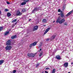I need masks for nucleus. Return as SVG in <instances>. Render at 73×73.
<instances>
[{
    "mask_svg": "<svg viewBox=\"0 0 73 73\" xmlns=\"http://www.w3.org/2000/svg\"><path fill=\"white\" fill-rule=\"evenodd\" d=\"M65 21V20L64 19H62L61 20V17L59 16L58 19H57L56 22V23H59V24H62Z\"/></svg>",
    "mask_w": 73,
    "mask_h": 73,
    "instance_id": "1",
    "label": "nucleus"
},
{
    "mask_svg": "<svg viewBox=\"0 0 73 73\" xmlns=\"http://www.w3.org/2000/svg\"><path fill=\"white\" fill-rule=\"evenodd\" d=\"M12 46H7L5 47V49L6 50H9L12 49Z\"/></svg>",
    "mask_w": 73,
    "mask_h": 73,
    "instance_id": "2",
    "label": "nucleus"
},
{
    "mask_svg": "<svg viewBox=\"0 0 73 73\" xmlns=\"http://www.w3.org/2000/svg\"><path fill=\"white\" fill-rule=\"evenodd\" d=\"M11 41L10 40H8L6 42V45H7V46L11 45Z\"/></svg>",
    "mask_w": 73,
    "mask_h": 73,
    "instance_id": "3",
    "label": "nucleus"
},
{
    "mask_svg": "<svg viewBox=\"0 0 73 73\" xmlns=\"http://www.w3.org/2000/svg\"><path fill=\"white\" fill-rule=\"evenodd\" d=\"M23 14L22 13H21L20 12L19 10L17 11V14L16 15V16H21Z\"/></svg>",
    "mask_w": 73,
    "mask_h": 73,
    "instance_id": "4",
    "label": "nucleus"
},
{
    "mask_svg": "<svg viewBox=\"0 0 73 73\" xmlns=\"http://www.w3.org/2000/svg\"><path fill=\"white\" fill-rule=\"evenodd\" d=\"M60 17L62 18H63V17H65L64 13H63L62 11H61L60 13Z\"/></svg>",
    "mask_w": 73,
    "mask_h": 73,
    "instance_id": "5",
    "label": "nucleus"
},
{
    "mask_svg": "<svg viewBox=\"0 0 73 73\" xmlns=\"http://www.w3.org/2000/svg\"><path fill=\"white\" fill-rule=\"evenodd\" d=\"M38 26H36L33 27V31H37V29H38Z\"/></svg>",
    "mask_w": 73,
    "mask_h": 73,
    "instance_id": "6",
    "label": "nucleus"
},
{
    "mask_svg": "<svg viewBox=\"0 0 73 73\" xmlns=\"http://www.w3.org/2000/svg\"><path fill=\"white\" fill-rule=\"evenodd\" d=\"M73 10H72L71 11H70V12H69L68 13H67V14L66 15V17H68V16H69V15H71V14H72V13H73Z\"/></svg>",
    "mask_w": 73,
    "mask_h": 73,
    "instance_id": "7",
    "label": "nucleus"
},
{
    "mask_svg": "<svg viewBox=\"0 0 73 73\" xmlns=\"http://www.w3.org/2000/svg\"><path fill=\"white\" fill-rule=\"evenodd\" d=\"M63 66L65 68H67L68 66V63L65 62L64 63V64Z\"/></svg>",
    "mask_w": 73,
    "mask_h": 73,
    "instance_id": "8",
    "label": "nucleus"
},
{
    "mask_svg": "<svg viewBox=\"0 0 73 73\" xmlns=\"http://www.w3.org/2000/svg\"><path fill=\"white\" fill-rule=\"evenodd\" d=\"M56 58L57 59V60H60L61 56L59 55H57L56 56Z\"/></svg>",
    "mask_w": 73,
    "mask_h": 73,
    "instance_id": "9",
    "label": "nucleus"
},
{
    "mask_svg": "<svg viewBox=\"0 0 73 73\" xmlns=\"http://www.w3.org/2000/svg\"><path fill=\"white\" fill-rule=\"evenodd\" d=\"M50 27H48V28H47L46 31L44 33V35H45V34H46V33H47L49 31V30H50Z\"/></svg>",
    "mask_w": 73,
    "mask_h": 73,
    "instance_id": "10",
    "label": "nucleus"
},
{
    "mask_svg": "<svg viewBox=\"0 0 73 73\" xmlns=\"http://www.w3.org/2000/svg\"><path fill=\"white\" fill-rule=\"evenodd\" d=\"M40 8V7H39L38 8L37 7H36L35 8H34V9L33 10V12H34V11H37L38 10H39Z\"/></svg>",
    "mask_w": 73,
    "mask_h": 73,
    "instance_id": "11",
    "label": "nucleus"
},
{
    "mask_svg": "<svg viewBox=\"0 0 73 73\" xmlns=\"http://www.w3.org/2000/svg\"><path fill=\"white\" fill-rule=\"evenodd\" d=\"M17 37V35H13L11 37V39H14V38H15Z\"/></svg>",
    "mask_w": 73,
    "mask_h": 73,
    "instance_id": "12",
    "label": "nucleus"
},
{
    "mask_svg": "<svg viewBox=\"0 0 73 73\" xmlns=\"http://www.w3.org/2000/svg\"><path fill=\"white\" fill-rule=\"evenodd\" d=\"M37 43V42H35L33 43H32L33 44V46H35V45H36V44Z\"/></svg>",
    "mask_w": 73,
    "mask_h": 73,
    "instance_id": "13",
    "label": "nucleus"
},
{
    "mask_svg": "<svg viewBox=\"0 0 73 73\" xmlns=\"http://www.w3.org/2000/svg\"><path fill=\"white\" fill-rule=\"evenodd\" d=\"M7 16L8 17H10V16H11V13H8L7 14Z\"/></svg>",
    "mask_w": 73,
    "mask_h": 73,
    "instance_id": "14",
    "label": "nucleus"
},
{
    "mask_svg": "<svg viewBox=\"0 0 73 73\" xmlns=\"http://www.w3.org/2000/svg\"><path fill=\"white\" fill-rule=\"evenodd\" d=\"M26 11V10L25 9V8H23L22 9L21 12H23V13H24Z\"/></svg>",
    "mask_w": 73,
    "mask_h": 73,
    "instance_id": "15",
    "label": "nucleus"
},
{
    "mask_svg": "<svg viewBox=\"0 0 73 73\" xmlns=\"http://www.w3.org/2000/svg\"><path fill=\"white\" fill-rule=\"evenodd\" d=\"M47 21H46V20L45 19H43L42 20V23H46Z\"/></svg>",
    "mask_w": 73,
    "mask_h": 73,
    "instance_id": "16",
    "label": "nucleus"
},
{
    "mask_svg": "<svg viewBox=\"0 0 73 73\" xmlns=\"http://www.w3.org/2000/svg\"><path fill=\"white\" fill-rule=\"evenodd\" d=\"M3 62L4 60H0V65H2Z\"/></svg>",
    "mask_w": 73,
    "mask_h": 73,
    "instance_id": "17",
    "label": "nucleus"
},
{
    "mask_svg": "<svg viewBox=\"0 0 73 73\" xmlns=\"http://www.w3.org/2000/svg\"><path fill=\"white\" fill-rule=\"evenodd\" d=\"M26 4V2H23L21 3V5H25Z\"/></svg>",
    "mask_w": 73,
    "mask_h": 73,
    "instance_id": "18",
    "label": "nucleus"
},
{
    "mask_svg": "<svg viewBox=\"0 0 73 73\" xmlns=\"http://www.w3.org/2000/svg\"><path fill=\"white\" fill-rule=\"evenodd\" d=\"M16 21H17V19H16L12 21L11 23H15V22H16Z\"/></svg>",
    "mask_w": 73,
    "mask_h": 73,
    "instance_id": "19",
    "label": "nucleus"
},
{
    "mask_svg": "<svg viewBox=\"0 0 73 73\" xmlns=\"http://www.w3.org/2000/svg\"><path fill=\"white\" fill-rule=\"evenodd\" d=\"M64 25L65 26V27H66L68 26V22H65L64 23Z\"/></svg>",
    "mask_w": 73,
    "mask_h": 73,
    "instance_id": "20",
    "label": "nucleus"
},
{
    "mask_svg": "<svg viewBox=\"0 0 73 73\" xmlns=\"http://www.w3.org/2000/svg\"><path fill=\"white\" fill-rule=\"evenodd\" d=\"M55 72H56V69L54 68L52 70V72L51 73H55Z\"/></svg>",
    "mask_w": 73,
    "mask_h": 73,
    "instance_id": "21",
    "label": "nucleus"
},
{
    "mask_svg": "<svg viewBox=\"0 0 73 73\" xmlns=\"http://www.w3.org/2000/svg\"><path fill=\"white\" fill-rule=\"evenodd\" d=\"M9 31H8V32H6L5 33V36H6V35H8V34H9Z\"/></svg>",
    "mask_w": 73,
    "mask_h": 73,
    "instance_id": "22",
    "label": "nucleus"
},
{
    "mask_svg": "<svg viewBox=\"0 0 73 73\" xmlns=\"http://www.w3.org/2000/svg\"><path fill=\"white\" fill-rule=\"evenodd\" d=\"M43 53V52L42 51L40 53V54L39 55V57H41V56H42V53Z\"/></svg>",
    "mask_w": 73,
    "mask_h": 73,
    "instance_id": "23",
    "label": "nucleus"
},
{
    "mask_svg": "<svg viewBox=\"0 0 73 73\" xmlns=\"http://www.w3.org/2000/svg\"><path fill=\"white\" fill-rule=\"evenodd\" d=\"M31 57H35V54L32 53H31Z\"/></svg>",
    "mask_w": 73,
    "mask_h": 73,
    "instance_id": "24",
    "label": "nucleus"
},
{
    "mask_svg": "<svg viewBox=\"0 0 73 73\" xmlns=\"http://www.w3.org/2000/svg\"><path fill=\"white\" fill-rule=\"evenodd\" d=\"M3 27H0V32L1 31L3 30Z\"/></svg>",
    "mask_w": 73,
    "mask_h": 73,
    "instance_id": "25",
    "label": "nucleus"
},
{
    "mask_svg": "<svg viewBox=\"0 0 73 73\" xmlns=\"http://www.w3.org/2000/svg\"><path fill=\"white\" fill-rule=\"evenodd\" d=\"M27 56L29 57H31V53H29L27 54Z\"/></svg>",
    "mask_w": 73,
    "mask_h": 73,
    "instance_id": "26",
    "label": "nucleus"
},
{
    "mask_svg": "<svg viewBox=\"0 0 73 73\" xmlns=\"http://www.w3.org/2000/svg\"><path fill=\"white\" fill-rule=\"evenodd\" d=\"M29 0H23L24 2H25V3H27V2H28Z\"/></svg>",
    "mask_w": 73,
    "mask_h": 73,
    "instance_id": "27",
    "label": "nucleus"
},
{
    "mask_svg": "<svg viewBox=\"0 0 73 73\" xmlns=\"http://www.w3.org/2000/svg\"><path fill=\"white\" fill-rule=\"evenodd\" d=\"M52 37L53 39H54V38H55L56 37V35H53L52 36Z\"/></svg>",
    "mask_w": 73,
    "mask_h": 73,
    "instance_id": "28",
    "label": "nucleus"
},
{
    "mask_svg": "<svg viewBox=\"0 0 73 73\" xmlns=\"http://www.w3.org/2000/svg\"><path fill=\"white\" fill-rule=\"evenodd\" d=\"M32 46H33V44L32 43H31L30 44V45L29 46V47L30 48H31L32 47Z\"/></svg>",
    "mask_w": 73,
    "mask_h": 73,
    "instance_id": "29",
    "label": "nucleus"
},
{
    "mask_svg": "<svg viewBox=\"0 0 73 73\" xmlns=\"http://www.w3.org/2000/svg\"><path fill=\"white\" fill-rule=\"evenodd\" d=\"M9 10L8 9H5V12H8V11Z\"/></svg>",
    "mask_w": 73,
    "mask_h": 73,
    "instance_id": "30",
    "label": "nucleus"
},
{
    "mask_svg": "<svg viewBox=\"0 0 73 73\" xmlns=\"http://www.w3.org/2000/svg\"><path fill=\"white\" fill-rule=\"evenodd\" d=\"M39 66V64H36V67L37 68V67H38Z\"/></svg>",
    "mask_w": 73,
    "mask_h": 73,
    "instance_id": "31",
    "label": "nucleus"
},
{
    "mask_svg": "<svg viewBox=\"0 0 73 73\" xmlns=\"http://www.w3.org/2000/svg\"><path fill=\"white\" fill-rule=\"evenodd\" d=\"M16 72V70H14L13 71V73H15Z\"/></svg>",
    "mask_w": 73,
    "mask_h": 73,
    "instance_id": "32",
    "label": "nucleus"
},
{
    "mask_svg": "<svg viewBox=\"0 0 73 73\" xmlns=\"http://www.w3.org/2000/svg\"><path fill=\"white\" fill-rule=\"evenodd\" d=\"M58 12H61V10H60V9H58Z\"/></svg>",
    "mask_w": 73,
    "mask_h": 73,
    "instance_id": "33",
    "label": "nucleus"
},
{
    "mask_svg": "<svg viewBox=\"0 0 73 73\" xmlns=\"http://www.w3.org/2000/svg\"><path fill=\"white\" fill-rule=\"evenodd\" d=\"M46 41H48L49 40V38H47L46 39Z\"/></svg>",
    "mask_w": 73,
    "mask_h": 73,
    "instance_id": "34",
    "label": "nucleus"
},
{
    "mask_svg": "<svg viewBox=\"0 0 73 73\" xmlns=\"http://www.w3.org/2000/svg\"><path fill=\"white\" fill-rule=\"evenodd\" d=\"M65 9V6H63V10H64Z\"/></svg>",
    "mask_w": 73,
    "mask_h": 73,
    "instance_id": "35",
    "label": "nucleus"
},
{
    "mask_svg": "<svg viewBox=\"0 0 73 73\" xmlns=\"http://www.w3.org/2000/svg\"><path fill=\"white\" fill-rule=\"evenodd\" d=\"M46 70H48L49 69V68L48 67H47L46 68Z\"/></svg>",
    "mask_w": 73,
    "mask_h": 73,
    "instance_id": "36",
    "label": "nucleus"
},
{
    "mask_svg": "<svg viewBox=\"0 0 73 73\" xmlns=\"http://www.w3.org/2000/svg\"><path fill=\"white\" fill-rule=\"evenodd\" d=\"M7 4H8V5H9V4H10V3H9V2L8 1H7Z\"/></svg>",
    "mask_w": 73,
    "mask_h": 73,
    "instance_id": "37",
    "label": "nucleus"
},
{
    "mask_svg": "<svg viewBox=\"0 0 73 73\" xmlns=\"http://www.w3.org/2000/svg\"><path fill=\"white\" fill-rule=\"evenodd\" d=\"M45 73H48V72L46 71H45Z\"/></svg>",
    "mask_w": 73,
    "mask_h": 73,
    "instance_id": "38",
    "label": "nucleus"
},
{
    "mask_svg": "<svg viewBox=\"0 0 73 73\" xmlns=\"http://www.w3.org/2000/svg\"><path fill=\"white\" fill-rule=\"evenodd\" d=\"M71 65H73V62H72L71 63Z\"/></svg>",
    "mask_w": 73,
    "mask_h": 73,
    "instance_id": "39",
    "label": "nucleus"
},
{
    "mask_svg": "<svg viewBox=\"0 0 73 73\" xmlns=\"http://www.w3.org/2000/svg\"><path fill=\"white\" fill-rule=\"evenodd\" d=\"M15 25H16V24H17V22L15 23Z\"/></svg>",
    "mask_w": 73,
    "mask_h": 73,
    "instance_id": "40",
    "label": "nucleus"
},
{
    "mask_svg": "<svg viewBox=\"0 0 73 73\" xmlns=\"http://www.w3.org/2000/svg\"><path fill=\"white\" fill-rule=\"evenodd\" d=\"M41 48H40V51H41Z\"/></svg>",
    "mask_w": 73,
    "mask_h": 73,
    "instance_id": "41",
    "label": "nucleus"
},
{
    "mask_svg": "<svg viewBox=\"0 0 73 73\" xmlns=\"http://www.w3.org/2000/svg\"><path fill=\"white\" fill-rule=\"evenodd\" d=\"M42 73H44V71H42Z\"/></svg>",
    "mask_w": 73,
    "mask_h": 73,
    "instance_id": "42",
    "label": "nucleus"
},
{
    "mask_svg": "<svg viewBox=\"0 0 73 73\" xmlns=\"http://www.w3.org/2000/svg\"><path fill=\"white\" fill-rule=\"evenodd\" d=\"M0 13H1V11H0Z\"/></svg>",
    "mask_w": 73,
    "mask_h": 73,
    "instance_id": "43",
    "label": "nucleus"
},
{
    "mask_svg": "<svg viewBox=\"0 0 73 73\" xmlns=\"http://www.w3.org/2000/svg\"><path fill=\"white\" fill-rule=\"evenodd\" d=\"M43 26L44 27H45L46 26V25H43Z\"/></svg>",
    "mask_w": 73,
    "mask_h": 73,
    "instance_id": "44",
    "label": "nucleus"
},
{
    "mask_svg": "<svg viewBox=\"0 0 73 73\" xmlns=\"http://www.w3.org/2000/svg\"><path fill=\"white\" fill-rule=\"evenodd\" d=\"M42 15H43V14H42L40 15V16H42Z\"/></svg>",
    "mask_w": 73,
    "mask_h": 73,
    "instance_id": "45",
    "label": "nucleus"
},
{
    "mask_svg": "<svg viewBox=\"0 0 73 73\" xmlns=\"http://www.w3.org/2000/svg\"><path fill=\"white\" fill-rule=\"evenodd\" d=\"M58 15H59V16H60V14H58Z\"/></svg>",
    "mask_w": 73,
    "mask_h": 73,
    "instance_id": "46",
    "label": "nucleus"
},
{
    "mask_svg": "<svg viewBox=\"0 0 73 73\" xmlns=\"http://www.w3.org/2000/svg\"><path fill=\"white\" fill-rule=\"evenodd\" d=\"M30 20H31V19H30L29 20V21H30Z\"/></svg>",
    "mask_w": 73,
    "mask_h": 73,
    "instance_id": "47",
    "label": "nucleus"
},
{
    "mask_svg": "<svg viewBox=\"0 0 73 73\" xmlns=\"http://www.w3.org/2000/svg\"><path fill=\"white\" fill-rule=\"evenodd\" d=\"M68 73H70V72H69Z\"/></svg>",
    "mask_w": 73,
    "mask_h": 73,
    "instance_id": "48",
    "label": "nucleus"
},
{
    "mask_svg": "<svg viewBox=\"0 0 73 73\" xmlns=\"http://www.w3.org/2000/svg\"><path fill=\"white\" fill-rule=\"evenodd\" d=\"M55 22V21H54V22H53V23H54V22Z\"/></svg>",
    "mask_w": 73,
    "mask_h": 73,
    "instance_id": "49",
    "label": "nucleus"
},
{
    "mask_svg": "<svg viewBox=\"0 0 73 73\" xmlns=\"http://www.w3.org/2000/svg\"><path fill=\"white\" fill-rule=\"evenodd\" d=\"M1 56V55H0V56Z\"/></svg>",
    "mask_w": 73,
    "mask_h": 73,
    "instance_id": "50",
    "label": "nucleus"
}]
</instances>
